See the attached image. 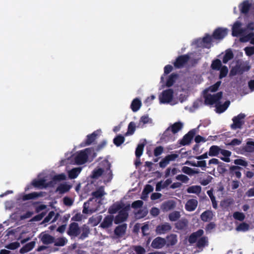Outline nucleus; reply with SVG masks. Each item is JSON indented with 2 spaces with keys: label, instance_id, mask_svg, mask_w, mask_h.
<instances>
[{
  "label": "nucleus",
  "instance_id": "bf43d9fd",
  "mask_svg": "<svg viewBox=\"0 0 254 254\" xmlns=\"http://www.w3.org/2000/svg\"><path fill=\"white\" fill-rule=\"evenodd\" d=\"M233 216L234 219L239 221H243L245 218V214L243 213L240 212H234L233 213Z\"/></svg>",
  "mask_w": 254,
  "mask_h": 254
},
{
  "label": "nucleus",
  "instance_id": "c9c22d12",
  "mask_svg": "<svg viewBox=\"0 0 254 254\" xmlns=\"http://www.w3.org/2000/svg\"><path fill=\"white\" fill-rule=\"evenodd\" d=\"M220 154L222 155V157H220V159L226 162H230V156L231 155V152L228 150L222 149L220 151Z\"/></svg>",
  "mask_w": 254,
  "mask_h": 254
},
{
  "label": "nucleus",
  "instance_id": "7ed1b4c3",
  "mask_svg": "<svg viewBox=\"0 0 254 254\" xmlns=\"http://www.w3.org/2000/svg\"><path fill=\"white\" fill-rule=\"evenodd\" d=\"M94 157V150L92 148H86L83 150L77 152L73 155L72 158L74 163L81 165L86 163L89 158Z\"/></svg>",
  "mask_w": 254,
  "mask_h": 254
},
{
  "label": "nucleus",
  "instance_id": "79ce46f5",
  "mask_svg": "<svg viewBox=\"0 0 254 254\" xmlns=\"http://www.w3.org/2000/svg\"><path fill=\"white\" fill-rule=\"evenodd\" d=\"M71 187L67 183H64L61 184L57 189V191H59L61 193H64L67 192L69 190Z\"/></svg>",
  "mask_w": 254,
  "mask_h": 254
},
{
  "label": "nucleus",
  "instance_id": "864d4df0",
  "mask_svg": "<svg viewBox=\"0 0 254 254\" xmlns=\"http://www.w3.org/2000/svg\"><path fill=\"white\" fill-rule=\"evenodd\" d=\"M180 213L179 211H174L169 215V218L171 221H175L180 217Z\"/></svg>",
  "mask_w": 254,
  "mask_h": 254
},
{
  "label": "nucleus",
  "instance_id": "a18cd8bd",
  "mask_svg": "<svg viewBox=\"0 0 254 254\" xmlns=\"http://www.w3.org/2000/svg\"><path fill=\"white\" fill-rule=\"evenodd\" d=\"M170 127H168L163 134V137L167 141L174 140V138Z\"/></svg>",
  "mask_w": 254,
  "mask_h": 254
},
{
  "label": "nucleus",
  "instance_id": "338daca9",
  "mask_svg": "<svg viewBox=\"0 0 254 254\" xmlns=\"http://www.w3.org/2000/svg\"><path fill=\"white\" fill-rule=\"evenodd\" d=\"M19 247L20 244L18 242H15L6 245L5 248L9 250H15Z\"/></svg>",
  "mask_w": 254,
  "mask_h": 254
},
{
  "label": "nucleus",
  "instance_id": "a878e982",
  "mask_svg": "<svg viewBox=\"0 0 254 254\" xmlns=\"http://www.w3.org/2000/svg\"><path fill=\"white\" fill-rule=\"evenodd\" d=\"M82 169V167H76L69 170L67 172L69 178L70 179L76 178L80 173Z\"/></svg>",
  "mask_w": 254,
  "mask_h": 254
},
{
  "label": "nucleus",
  "instance_id": "de8ad7c7",
  "mask_svg": "<svg viewBox=\"0 0 254 254\" xmlns=\"http://www.w3.org/2000/svg\"><path fill=\"white\" fill-rule=\"evenodd\" d=\"M42 195L40 193L32 192L28 194H24L23 195L22 199L23 200L31 199L41 196Z\"/></svg>",
  "mask_w": 254,
  "mask_h": 254
},
{
  "label": "nucleus",
  "instance_id": "c03bdc74",
  "mask_svg": "<svg viewBox=\"0 0 254 254\" xmlns=\"http://www.w3.org/2000/svg\"><path fill=\"white\" fill-rule=\"evenodd\" d=\"M234 57V55L231 50H229L226 51L225 54L224 55L222 62L224 64H227L228 62Z\"/></svg>",
  "mask_w": 254,
  "mask_h": 254
},
{
  "label": "nucleus",
  "instance_id": "ddd939ff",
  "mask_svg": "<svg viewBox=\"0 0 254 254\" xmlns=\"http://www.w3.org/2000/svg\"><path fill=\"white\" fill-rule=\"evenodd\" d=\"M179 156L178 154H171L167 155L160 162V166L162 168L165 167L171 161H175Z\"/></svg>",
  "mask_w": 254,
  "mask_h": 254
},
{
  "label": "nucleus",
  "instance_id": "423d86ee",
  "mask_svg": "<svg viewBox=\"0 0 254 254\" xmlns=\"http://www.w3.org/2000/svg\"><path fill=\"white\" fill-rule=\"evenodd\" d=\"M129 209V206H125L121 209L114 219L115 223L119 224L125 221L128 217Z\"/></svg>",
  "mask_w": 254,
  "mask_h": 254
},
{
  "label": "nucleus",
  "instance_id": "5fc2aeb1",
  "mask_svg": "<svg viewBox=\"0 0 254 254\" xmlns=\"http://www.w3.org/2000/svg\"><path fill=\"white\" fill-rule=\"evenodd\" d=\"M178 172V170L176 168L172 169L168 168L165 172V177H168L170 176H174Z\"/></svg>",
  "mask_w": 254,
  "mask_h": 254
},
{
  "label": "nucleus",
  "instance_id": "aec40b11",
  "mask_svg": "<svg viewBox=\"0 0 254 254\" xmlns=\"http://www.w3.org/2000/svg\"><path fill=\"white\" fill-rule=\"evenodd\" d=\"M80 233V230L77 223L73 222L69 225L68 234L70 236H77Z\"/></svg>",
  "mask_w": 254,
  "mask_h": 254
},
{
  "label": "nucleus",
  "instance_id": "1a4fd4ad",
  "mask_svg": "<svg viewBox=\"0 0 254 254\" xmlns=\"http://www.w3.org/2000/svg\"><path fill=\"white\" fill-rule=\"evenodd\" d=\"M173 90L172 89H168L164 90L162 93V95L160 97V101L162 103H168L170 102L173 97Z\"/></svg>",
  "mask_w": 254,
  "mask_h": 254
},
{
  "label": "nucleus",
  "instance_id": "393cba45",
  "mask_svg": "<svg viewBox=\"0 0 254 254\" xmlns=\"http://www.w3.org/2000/svg\"><path fill=\"white\" fill-rule=\"evenodd\" d=\"M148 213V210L145 207H141L138 209L134 210V214L136 219H140L145 217Z\"/></svg>",
  "mask_w": 254,
  "mask_h": 254
},
{
  "label": "nucleus",
  "instance_id": "c85d7f7f",
  "mask_svg": "<svg viewBox=\"0 0 254 254\" xmlns=\"http://www.w3.org/2000/svg\"><path fill=\"white\" fill-rule=\"evenodd\" d=\"M127 225L125 224L118 226L115 230L114 233L118 238L122 237L125 233Z\"/></svg>",
  "mask_w": 254,
  "mask_h": 254
},
{
  "label": "nucleus",
  "instance_id": "13d9d810",
  "mask_svg": "<svg viewBox=\"0 0 254 254\" xmlns=\"http://www.w3.org/2000/svg\"><path fill=\"white\" fill-rule=\"evenodd\" d=\"M207 193L208 195H209V197L210 198L213 208L215 209H216L217 207V204L216 201L215 200V197L213 195L212 191L210 190H208Z\"/></svg>",
  "mask_w": 254,
  "mask_h": 254
},
{
  "label": "nucleus",
  "instance_id": "2eb2a0df",
  "mask_svg": "<svg viewBox=\"0 0 254 254\" xmlns=\"http://www.w3.org/2000/svg\"><path fill=\"white\" fill-rule=\"evenodd\" d=\"M171 229V226L168 223H164L158 225L156 228V232L157 234H165Z\"/></svg>",
  "mask_w": 254,
  "mask_h": 254
},
{
  "label": "nucleus",
  "instance_id": "e2e57ef3",
  "mask_svg": "<svg viewBox=\"0 0 254 254\" xmlns=\"http://www.w3.org/2000/svg\"><path fill=\"white\" fill-rule=\"evenodd\" d=\"M67 242V240L64 238H60L58 239L55 242V245L57 246H64Z\"/></svg>",
  "mask_w": 254,
  "mask_h": 254
},
{
  "label": "nucleus",
  "instance_id": "a211bd4d",
  "mask_svg": "<svg viewBox=\"0 0 254 254\" xmlns=\"http://www.w3.org/2000/svg\"><path fill=\"white\" fill-rule=\"evenodd\" d=\"M145 144L144 143H140L136 148L135 150V156L137 159L135 160V164L136 166H139L141 164L140 160L139 157L141 156Z\"/></svg>",
  "mask_w": 254,
  "mask_h": 254
},
{
  "label": "nucleus",
  "instance_id": "c756f323",
  "mask_svg": "<svg viewBox=\"0 0 254 254\" xmlns=\"http://www.w3.org/2000/svg\"><path fill=\"white\" fill-rule=\"evenodd\" d=\"M124 207L123 203L117 202L109 208L108 211L110 214H115L118 211H120Z\"/></svg>",
  "mask_w": 254,
  "mask_h": 254
},
{
  "label": "nucleus",
  "instance_id": "72a5a7b5",
  "mask_svg": "<svg viewBox=\"0 0 254 254\" xmlns=\"http://www.w3.org/2000/svg\"><path fill=\"white\" fill-rule=\"evenodd\" d=\"M187 191L189 193H194L198 195L201 191V187L197 185L191 186L187 188Z\"/></svg>",
  "mask_w": 254,
  "mask_h": 254
},
{
  "label": "nucleus",
  "instance_id": "f3484780",
  "mask_svg": "<svg viewBox=\"0 0 254 254\" xmlns=\"http://www.w3.org/2000/svg\"><path fill=\"white\" fill-rule=\"evenodd\" d=\"M196 130L192 129L186 134L181 141V144L183 145L189 144L195 133Z\"/></svg>",
  "mask_w": 254,
  "mask_h": 254
},
{
  "label": "nucleus",
  "instance_id": "0eeeda50",
  "mask_svg": "<svg viewBox=\"0 0 254 254\" xmlns=\"http://www.w3.org/2000/svg\"><path fill=\"white\" fill-rule=\"evenodd\" d=\"M190 57L189 55L186 54L178 56L174 62V66L176 68H181L188 63Z\"/></svg>",
  "mask_w": 254,
  "mask_h": 254
},
{
  "label": "nucleus",
  "instance_id": "6e6552de",
  "mask_svg": "<svg viewBox=\"0 0 254 254\" xmlns=\"http://www.w3.org/2000/svg\"><path fill=\"white\" fill-rule=\"evenodd\" d=\"M242 23L239 21L234 23L232 30V35L234 37L242 35L247 33V29L241 28Z\"/></svg>",
  "mask_w": 254,
  "mask_h": 254
},
{
  "label": "nucleus",
  "instance_id": "e433bc0d",
  "mask_svg": "<svg viewBox=\"0 0 254 254\" xmlns=\"http://www.w3.org/2000/svg\"><path fill=\"white\" fill-rule=\"evenodd\" d=\"M35 242H34V241L31 242L27 244L26 245H25L24 247H23L20 249V252L21 254H24V253H27V252L30 251L31 250H32L35 247Z\"/></svg>",
  "mask_w": 254,
  "mask_h": 254
},
{
  "label": "nucleus",
  "instance_id": "6ab92c4d",
  "mask_svg": "<svg viewBox=\"0 0 254 254\" xmlns=\"http://www.w3.org/2000/svg\"><path fill=\"white\" fill-rule=\"evenodd\" d=\"M252 7V3L248 0H245L239 5L241 13L245 14L248 13Z\"/></svg>",
  "mask_w": 254,
  "mask_h": 254
},
{
  "label": "nucleus",
  "instance_id": "dca6fc26",
  "mask_svg": "<svg viewBox=\"0 0 254 254\" xmlns=\"http://www.w3.org/2000/svg\"><path fill=\"white\" fill-rule=\"evenodd\" d=\"M198 201L196 199L192 198L189 199L186 203L185 207L187 211L191 212L197 207Z\"/></svg>",
  "mask_w": 254,
  "mask_h": 254
},
{
  "label": "nucleus",
  "instance_id": "4c0bfd02",
  "mask_svg": "<svg viewBox=\"0 0 254 254\" xmlns=\"http://www.w3.org/2000/svg\"><path fill=\"white\" fill-rule=\"evenodd\" d=\"M182 172L188 175H192L199 173L198 169H193L187 166H184L182 169Z\"/></svg>",
  "mask_w": 254,
  "mask_h": 254
},
{
  "label": "nucleus",
  "instance_id": "4be33fe9",
  "mask_svg": "<svg viewBox=\"0 0 254 254\" xmlns=\"http://www.w3.org/2000/svg\"><path fill=\"white\" fill-rule=\"evenodd\" d=\"M142 105L141 99L139 98H135L132 101L130 108L132 111H138Z\"/></svg>",
  "mask_w": 254,
  "mask_h": 254
},
{
  "label": "nucleus",
  "instance_id": "680f3d73",
  "mask_svg": "<svg viewBox=\"0 0 254 254\" xmlns=\"http://www.w3.org/2000/svg\"><path fill=\"white\" fill-rule=\"evenodd\" d=\"M245 150L247 152H253L254 151V142L248 141L245 146Z\"/></svg>",
  "mask_w": 254,
  "mask_h": 254
},
{
  "label": "nucleus",
  "instance_id": "9d476101",
  "mask_svg": "<svg viewBox=\"0 0 254 254\" xmlns=\"http://www.w3.org/2000/svg\"><path fill=\"white\" fill-rule=\"evenodd\" d=\"M100 204V203H98V201L96 200H92L91 201V203H89L88 207H85L84 203L82 212L85 214L92 213L98 210Z\"/></svg>",
  "mask_w": 254,
  "mask_h": 254
},
{
  "label": "nucleus",
  "instance_id": "f257e3e1",
  "mask_svg": "<svg viewBox=\"0 0 254 254\" xmlns=\"http://www.w3.org/2000/svg\"><path fill=\"white\" fill-rule=\"evenodd\" d=\"M101 166L95 168L92 172L91 178L98 179L102 177L104 182H109L112 179V171L110 170L111 164L107 160L102 162Z\"/></svg>",
  "mask_w": 254,
  "mask_h": 254
},
{
  "label": "nucleus",
  "instance_id": "3c124183",
  "mask_svg": "<svg viewBox=\"0 0 254 254\" xmlns=\"http://www.w3.org/2000/svg\"><path fill=\"white\" fill-rule=\"evenodd\" d=\"M250 226L246 223H242L240 224L236 228L237 231L245 232L249 230Z\"/></svg>",
  "mask_w": 254,
  "mask_h": 254
},
{
  "label": "nucleus",
  "instance_id": "39448f33",
  "mask_svg": "<svg viewBox=\"0 0 254 254\" xmlns=\"http://www.w3.org/2000/svg\"><path fill=\"white\" fill-rule=\"evenodd\" d=\"M106 193L104 191L103 187L98 188L96 191L92 193V198H90L88 201L85 202V207H88L89 203H91V201L92 200H96L98 201V203H101V201L103 199L102 197Z\"/></svg>",
  "mask_w": 254,
  "mask_h": 254
},
{
  "label": "nucleus",
  "instance_id": "0e129e2a",
  "mask_svg": "<svg viewBox=\"0 0 254 254\" xmlns=\"http://www.w3.org/2000/svg\"><path fill=\"white\" fill-rule=\"evenodd\" d=\"M143 204V202L142 200H138L133 202L131 204V206L132 208H134L135 210H137L142 207Z\"/></svg>",
  "mask_w": 254,
  "mask_h": 254
},
{
  "label": "nucleus",
  "instance_id": "cd10ccee",
  "mask_svg": "<svg viewBox=\"0 0 254 254\" xmlns=\"http://www.w3.org/2000/svg\"><path fill=\"white\" fill-rule=\"evenodd\" d=\"M175 207V203L173 201L170 200L164 202L161 206V208L163 211H168L171 209H173Z\"/></svg>",
  "mask_w": 254,
  "mask_h": 254
},
{
  "label": "nucleus",
  "instance_id": "37998d69",
  "mask_svg": "<svg viewBox=\"0 0 254 254\" xmlns=\"http://www.w3.org/2000/svg\"><path fill=\"white\" fill-rule=\"evenodd\" d=\"M222 66L221 61L217 59L212 61L211 64V68L213 70H219Z\"/></svg>",
  "mask_w": 254,
  "mask_h": 254
},
{
  "label": "nucleus",
  "instance_id": "20e7f679",
  "mask_svg": "<svg viewBox=\"0 0 254 254\" xmlns=\"http://www.w3.org/2000/svg\"><path fill=\"white\" fill-rule=\"evenodd\" d=\"M203 234V231L201 229H200L192 233L189 237V241L190 243L192 244L196 242L198 240L197 243V246L198 248L201 249L204 247L205 246L207 245V239L205 237H202V235Z\"/></svg>",
  "mask_w": 254,
  "mask_h": 254
},
{
  "label": "nucleus",
  "instance_id": "58836bf2",
  "mask_svg": "<svg viewBox=\"0 0 254 254\" xmlns=\"http://www.w3.org/2000/svg\"><path fill=\"white\" fill-rule=\"evenodd\" d=\"M183 127V124L181 122H176L170 127L173 134H175L180 130Z\"/></svg>",
  "mask_w": 254,
  "mask_h": 254
},
{
  "label": "nucleus",
  "instance_id": "473e14b6",
  "mask_svg": "<svg viewBox=\"0 0 254 254\" xmlns=\"http://www.w3.org/2000/svg\"><path fill=\"white\" fill-rule=\"evenodd\" d=\"M166 244L168 246L175 245L178 242L177 236L175 234H170L166 237Z\"/></svg>",
  "mask_w": 254,
  "mask_h": 254
},
{
  "label": "nucleus",
  "instance_id": "09e8293b",
  "mask_svg": "<svg viewBox=\"0 0 254 254\" xmlns=\"http://www.w3.org/2000/svg\"><path fill=\"white\" fill-rule=\"evenodd\" d=\"M81 231L82 233L80 236V239L83 240L88 237L89 233V228L87 226L84 225L81 228Z\"/></svg>",
  "mask_w": 254,
  "mask_h": 254
},
{
  "label": "nucleus",
  "instance_id": "7c9ffc66",
  "mask_svg": "<svg viewBox=\"0 0 254 254\" xmlns=\"http://www.w3.org/2000/svg\"><path fill=\"white\" fill-rule=\"evenodd\" d=\"M172 183V180L170 179H167L164 182H159L156 186V190L157 191H160L161 190L167 187Z\"/></svg>",
  "mask_w": 254,
  "mask_h": 254
},
{
  "label": "nucleus",
  "instance_id": "8fccbe9b",
  "mask_svg": "<svg viewBox=\"0 0 254 254\" xmlns=\"http://www.w3.org/2000/svg\"><path fill=\"white\" fill-rule=\"evenodd\" d=\"M55 213L54 211H51L48 215L44 219L43 223L55 221L56 220V217H55Z\"/></svg>",
  "mask_w": 254,
  "mask_h": 254
},
{
  "label": "nucleus",
  "instance_id": "f8f14e48",
  "mask_svg": "<svg viewBox=\"0 0 254 254\" xmlns=\"http://www.w3.org/2000/svg\"><path fill=\"white\" fill-rule=\"evenodd\" d=\"M228 33V29L227 28H223L219 27L216 28L212 34V37L216 40L223 39Z\"/></svg>",
  "mask_w": 254,
  "mask_h": 254
},
{
  "label": "nucleus",
  "instance_id": "a19ab883",
  "mask_svg": "<svg viewBox=\"0 0 254 254\" xmlns=\"http://www.w3.org/2000/svg\"><path fill=\"white\" fill-rule=\"evenodd\" d=\"M222 149H221L218 146L213 145L212 146L209 150L208 152V155L210 156H217L219 153H220V151Z\"/></svg>",
  "mask_w": 254,
  "mask_h": 254
},
{
  "label": "nucleus",
  "instance_id": "4d7b16f0",
  "mask_svg": "<svg viewBox=\"0 0 254 254\" xmlns=\"http://www.w3.org/2000/svg\"><path fill=\"white\" fill-rule=\"evenodd\" d=\"M124 137L121 135L117 136L114 139V144L118 146H120L122 143H123L124 142Z\"/></svg>",
  "mask_w": 254,
  "mask_h": 254
},
{
  "label": "nucleus",
  "instance_id": "b1692460",
  "mask_svg": "<svg viewBox=\"0 0 254 254\" xmlns=\"http://www.w3.org/2000/svg\"><path fill=\"white\" fill-rule=\"evenodd\" d=\"M101 130L100 129H98L91 134L88 135L86 140V144L89 145L92 143L95 140L96 137L101 134Z\"/></svg>",
  "mask_w": 254,
  "mask_h": 254
},
{
  "label": "nucleus",
  "instance_id": "bb28decb",
  "mask_svg": "<svg viewBox=\"0 0 254 254\" xmlns=\"http://www.w3.org/2000/svg\"><path fill=\"white\" fill-rule=\"evenodd\" d=\"M186 165H190L193 167H199L202 168L203 170H205L206 163L205 161H199L197 162L193 161H187L185 163Z\"/></svg>",
  "mask_w": 254,
  "mask_h": 254
},
{
  "label": "nucleus",
  "instance_id": "412c9836",
  "mask_svg": "<svg viewBox=\"0 0 254 254\" xmlns=\"http://www.w3.org/2000/svg\"><path fill=\"white\" fill-rule=\"evenodd\" d=\"M39 238L42 243L46 245L52 244L54 242V238L45 233H41L40 235Z\"/></svg>",
  "mask_w": 254,
  "mask_h": 254
},
{
  "label": "nucleus",
  "instance_id": "69168bd1",
  "mask_svg": "<svg viewBox=\"0 0 254 254\" xmlns=\"http://www.w3.org/2000/svg\"><path fill=\"white\" fill-rule=\"evenodd\" d=\"M177 180L182 181L183 183H187L189 181V178L188 176L185 175H179L176 177Z\"/></svg>",
  "mask_w": 254,
  "mask_h": 254
},
{
  "label": "nucleus",
  "instance_id": "6e6d98bb",
  "mask_svg": "<svg viewBox=\"0 0 254 254\" xmlns=\"http://www.w3.org/2000/svg\"><path fill=\"white\" fill-rule=\"evenodd\" d=\"M135 130V125L134 123L131 122L128 126L127 131L126 133V135L132 134Z\"/></svg>",
  "mask_w": 254,
  "mask_h": 254
},
{
  "label": "nucleus",
  "instance_id": "5701e85b",
  "mask_svg": "<svg viewBox=\"0 0 254 254\" xmlns=\"http://www.w3.org/2000/svg\"><path fill=\"white\" fill-rule=\"evenodd\" d=\"M113 218V216L112 215L106 216L101 223L100 226L103 228H108L111 227L112 225Z\"/></svg>",
  "mask_w": 254,
  "mask_h": 254
},
{
  "label": "nucleus",
  "instance_id": "9b49d317",
  "mask_svg": "<svg viewBox=\"0 0 254 254\" xmlns=\"http://www.w3.org/2000/svg\"><path fill=\"white\" fill-rule=\"evenodd\" d=\"M245 116L244 114L241 113L238 116L234 117L233 119V123L231 125V128L233 129L240 128L244 123V119Z\"/></svg>",
  "mask_w": 254,
  "mask_h": 254
},
{
  "label": "nucleus",
  "instance_id": "2f4dec72",
  "mask_svg": "<svg viewBox=\"0 0 254 254\" xmlns=\"http://www.w3.org/2000/svg\"><path fill=\"white\" fill-rule=\"evenodd\" d=\"M214 216L212 211L206 210L203 212L200 215V218L203 221L207 222L210 221Z\"/></svg>",
  "mask_w": 254,
  "mask_h": 254
},
{
  "label": "nucleus",
  "instance_id": "603ef678",
  "mask_svg": "<svg viewBox=\"0 0 254 254\" xmlns=\"http://www.w3.org/2000/svg\"><path fill=\"white\" fill-rule=\"evenodd\" d=\"M219 70L220 74L219 75V78L220 79H222L227 76L228 72V68L226 65H223L219 69Z\"/></svg>",
  "mask_w": 254,
  "mask_h": 254
},
{
  "label": "nucleus",
  "instance_id": "4468645a",
  "mask_svg": "<svg viewBox=\"0 0 254 254\" xmlns=\"http://www.w3.org/2000/svg\"><path fill=\"white\" fill-rule=\"evenodd\" d=\"M166 244L165 239L158 237L154 239L151 243V247L155 249H160L162 248Z\"/></svg>",
  "mask_w": 254,
  "mask_h": 254
},
{
  "label": "nucleus",
  "instance_id": "ea45409f",
  "mask_svg": "<svg viewBox=\"0 0 254 254\" xmlns=\"http://www.w3.org/2000/svg\"><path fill=\"white\" fill-rule=\"evenodd\" d=\"M178 76V75L174 73H172L171 75H170L166 81V86L168 87L172 86L175 83Z\"/></svg>",
  "mask_w": 254,
  "mask_h": 254
},
{
  "label": "nucleus",
  "instance_id": "49530a36",
  "mask_svg": "<svg viewBox=\"0 0 254 254\" xmlns=\"http://www.w3.org/2000/svg\"><path fill=\"white\" fill-rule=\"evenodd\" d=\"M241 37L240 38V40L242 42H247L248 41L251 42V39L254 36V32H251L247 35L243 34L242 35H240Z\"/></svg>",
  "mask_w": 254,
  "mask_h": 254
},
{
  "label": "nucleus",
  "instance_id": "052dcab7",
  "mask_svg": "<svg viewBox=\"0 0 254 254\" xmlns=\"http://www.w3.org/2000/svg\"><path fill=\"white\" fill-rule=\"evenodd\" d=\"M240 168L239 167L237 166H234L231 167V171H233V175H235L237 178H240L241 177V173L237 170Z\"/></svg>",
  "mask_w": 254,
  "mask_h": 254
},
{
  "label": "nucleus",
  "instance_id": "f03ea898",
  "mask_svg": "<svg viewBox=\"0 0 254 254\" xmlns=\"http://www.w3.org/2000/svg\"><path fill=\"white\" fill-rule=\"evenodd\" d=\"M222 97V92H218L213 95L208 94L204 96V102L206 105H215V111H225L230 104L229 100L226 101L223 104L220 101Z\"/></svg>",
  "mask_w": 254,
  "mask_h": 254
},
{
  "label": "nucleus",
  "instance_id": "f704fd0d",
  "mask_svg": "<svg viewBox=\"0 0 254 254\" xmlns=\"http://www.w3.org/2000/svg\"><path fill=\"white\" fill-rule=\"evenodd\" d=\"M46 179L44 178H39L37 180H35L32 182V185L35 187L43 188L46 187Z\"/></svg>",
  "mask_w": 254,
  "mask_h": 254
},
{
  "label": "nucleus",
  "instance_id": "774afa93",
  "mask_svg": "<svg viewBox=\"0 0 254 254\" xmlns=\"http://www.w3.org/2000/svg\"><path fill=\"white\" fill-rule=\"evenodd\" d=\"M212 179V177L208 176L206 179H202L200 181V183L201 185L205 186L209 184L211 182Z\"/></svg>",
  "mask_w": 254,
  "mask_h": 254
}]
</instances>
